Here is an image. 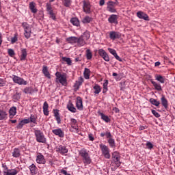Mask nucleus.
Listing matches in <instances>:
<instances>
[{"label": "nucleus", "mask_w": 175, "mask_h": 175, "mask_svg": "<svg viewBox=\"0 0 175 175\" xmlns=\"http://www.w3.org/2000/svg\"><path fill=\"white\" fill-rule=\"evenodd\" d=\"M154 77H155V80H157V81H159L161 84H164V83H165V77H163L161 75H156L154 76Z\"/></svg>", "instance_id": "nucleus-36"}, {"label": "nucleus", "mask_w": 175, "mask_h": 175, "mask_svg": "<svg viewBox=\"0 0 175 175\" xmlns=\"http://www.w3.org/2000/svg\"><path fill=\"white\" fill-rule=\"evenodd\" d=\"M149 102L151 103V105H154V106H156V107H158L159 106V105H161V103L154 98H150L149 100Z\"/></svg>", "instance_id": "nucleus-46"}, {"label": "nucleus", "mask_w": 175, "mask_h": 175, "mask_svg": "<svg viewBox=\"0 0 175 175\" xmlns=\"http://www.w3.org/2000/svg\"><path fill=\"white\" fill-rule=\"evenodd\" d=\"M56 152H59L62 154V155H64V154H68V149L66 148V146L60 145L56 147Z\"/></svg>", "instance_id": "nucleus-19"}, {"label": "nucleus", "mask_w": 175, "mask_h": 175, "mask_svg": "<svg viewBox=\"0 0 175 175\" xmlns=\"http://www.w3.org/2000/svg\"><path fill=\"white\" fill-rule=\"evenodd\" d=\"M77 81H78L79 83H81V84H83V83H84V79L83 78V77H80L78 79Z\"/></svg>", "instance_id": "nucleus-63"}, {"label": "nucleus", "mask_w": 175, "mask_h": 175, "mask_svg": "<svg viewBox=\"0 0 175 175\" xmlns=\"http://www.w3.org/2000/svg\"><path fill=\"white\" fill-rule=\"evenodd\" d=\"M109 38L111 40H116V39H120L121 38V33L111 31L109 32Z\"/></svg>", "instance_id": "nucleus-15"}, {"label": "nucleus", "mask_w": 175, "mask_h": 175, "mask_svg": "<svg viewBox=\"0 0 175 175\" xmlns=\"http://www.w3.org/2000/svg\"><path fill=\"white\" fill-rule=\"evenodd\" d=\"M79 154L82 159V161L84 163L85 166L87 165H90V163L92 162V159H91V157L87 151V149H81V150H79Z\"/></svg>", "instance_id": "nucleus-1"}, {"label": "nucleus", "mask_w": 175, "mask_h": 175, "mask_svg": "<svg viewBox=\"0 0 175 175\" xmlns=\"http://www.w3.org/2000/svg\"><path fill=\"white\" fill-rule=\"evenodd\" d=\"M150 83L152 84L156 91H162V86H161V84L154 81L152 79L150 80Z\"/></svg>", "instance_id": "nucleus-29"}, {"label": "nucleus", "mask_w": 175, "mask_h": 175, "mask_svg": "<svg viewBox=\"0 0 175 175\" xmlns=\"http://www.w3.org/2000/svg\"><path fill=\"white\" fill-rule=\"evenodd\" d=\"M146 147L149 149L151 150L154 148V146L152 145V144H151V142H148L146 144Z\"/></svg>", "instance_id": "nucleus-60"}, {"label": "nucleus", "mask_w": 175, "mask_h": 175, "mask_svg": "<svg viewBox=\"0 0 175 175\" xmlns=\"http://www.w3.org/2000/svg\"><path fill=\"white\" fill-rule=\"evenodd\" d=\"M93 90H94V95H99V94H100V92L102 91V88H100V85L98 84H95L93 86Z\"/></svg>", "instance_id": "nucleus-33"}, {"label": "nucleus", "mask_w": 175, "mask_h": 175, "mask_svg": "<svg viewBox=\"0 0 175 175\" xmlns=\"http://www.w3.org/2000/svg\"><path fill=\"white\" fill-rule=\"evenodd\" d=\"M76 107L78 110H83V98L81 97H77Z\"/></svg>", "instance_id": "nucleus-21"}, {"label": "nucleus", "mask_w": 175, "mask_h": 175, "mask_svg": "<svg viewBox=\"0 0 175 175\" xmlns=\"http://www.w3.org/2000/svg\"><path fill=\"white\" fill-rule=\"evenodd\" d=\"M18 174V170L16 168L8 170L5 175H17Z\"/></svg>", "instance_id": "nucleus-37"}, {"label": "nucleus", "mask_w": 175, "mask_h": 175, "mask_svg": "<svg viewBox=\"0 0 175 175\" xmlns=\"http://www.w3.org/2000/svg\"><path fill=\"white\" fill-rule=\"evenodd\" d=\"M42 73L47 79H51V75H50V72H49L47 66H44L42 67Z\"/></svg>", "instance_id": "nucleus-24"}, {"label": "nucleus", "mask_w": 175, "mask_h": 175, "mask_svg": "<svg viewBox=\"0 0 175 175\" xmlns=\"http://www.w3.org/2000/svg\"><path fill=\"white\" fill-rule=\"evenodd\" d=\"M107 142L109 144V147H111V148H116V140H114L113 138H109L107 139Z\"/></svg>", "instance_id": "nucleus-41"}, {"label": "nucleus", "mask_w": 175, "mask_h": 175, "mask_svg": "<svg viewBox=\"0 0 175 175\" xmlns=\"http://www.w3.org/2000/svg\"><path fill=\"white\" fill-rule=\"evenodd\" d=\"M108 51L113 55V57L117 59L118 61H120V62H122V59L118 56L117 54V51L111 48H108Z\"/></svg>", "instance_id": "nucleus-20"}, {"label": "nucleus", "mask_w": 175, "mask_h": 175, "mask_svg": "<svg viewBox=\"0 0 175 175\" xmlns=\"http://www.w3.org/2000/svg\"><path fill=\"white\" fill-rule=\"evenodd\" d=\"M46 9L48 14H49L50 18H51L52 20H56L55 14H54V10H53L51 3H46Z\"/></svg>", "instance_id": "nucleus-7"}, {"label": "nucleus", "mask_w": 175, "mask_h": 175, "mask_svg": "<svg viewBox=\"0 0 175 175\" xmlns=\"http://www.w3.org/2000/svg\"><path fill=\"white\" fill-rule=\"evenodd\" d=\"M27 55H28V53H27V49H23L21 52V61H25V59H27Z\"/></svg>", "instance_id": "nucleus-32"}, {"label": "nucleus", "mask_w": 175, "mask_h": 175, "mask_svg": "<svg viewBox=\"0 0 175 175\" xmlns=\"http://www.w3.org/2000/svg\"><path fill=\"white\" fill-rule=\"evenodd\" d=\"M115 167H120V166H121V161H120V159H116V160H112Z\"/></svg>", "instance_id": "nucleus-52"}, {"label": "nucleus", "mask_w": 175, "mask_h": 175, "mask_svg": "<svg viewBox=\"0 0 175 175\" xmlns=\"http://www.w3.org/2000/svg\"><path fill=\"white\" fill-rule=\"evenodd\" d=\"M70 21L72 25L80 27V21L77 17L72 18Z\"/></svg>", "instance_id": "nucleus-34"}, {"label": "nucleus", "mask_w": 175, "mask_h": 175, "mask_svg": "<svg viewBox=\"0 0 175 175\" xmlns=\"http://www.w3.org/2000/svg\"><path fill=\"white\" fill-rule=\"evenodd\" d=\"M91 34H90L89 31H85L83 35L81 36V38L83 39L85 42L90 39Z\"/></svg>", "instance_id": "nucleus-42"}, {"label": "nucleus", "mask_w": 175, "mask_h": 175, "mask_svg": "<svg viewBox=\"0 0 175 175\" xmlns=\"http://www.w3.org/2000/svg\"><path fill=\"white\" fill-rule=\"evenodd\" d=\"M42 109H43V113H44V116H49V103H47V101H45L44 103Z\"/></svg>", "instance_id": "nucleus-27"}, {"label": "nucleus", "mask_w": 175, "mask_h": 175, "mask_svg": "<svg viewBox=\"0 0 175 175\" xmlns=\"http://www.w3.org/2000/svg\"><path fill=\"white\" fill-rule=\"evenodd\" d=\"M8 55L10 57H14L16 55V53H14V51L12 49H8Z\"/></svg>", "instance_id": "nucleus-55"}, {"label": "nucleus", "mask_w": 175, "mask_h": 175, "mask_svg": "<svg viewBox=\"0 0 175 175\" xmlns=\"http://www.w3.org/2000/svg\"><path fill=\"white\" fill-rule=\"evenodd\" d=\"M107 85H109V80H105V83H103V88H107Z\"/></svg>", "instance_id": "nucleus-61"}, {"label": "nucleus", "mask_w": 175, "mask_h": 175, "mask_svg": "<svg viewBox=\"0 0 175 175\" xmlns=\"http://www.w3.org/2000/svg\"><path fill=\"white\" fill-rule=\"evenodd\" d=\"M56 77V83H60L62 85H66L68 84V81L66 80V74H62L61 72H56L55 74Z\"/></svg>", "instance_id": "nucleus-4"}, {"label": "nucleus", "mask_w": 175, "mask_h": 175, "mask_svg": "<svg viewBox=\"0 0 175 175\" xmlns=\"http://www.w3.org/2000/svg\"><path fill=\"white\" fill-rule=\"evenodd\" d=\"M66 42L70 44H75V43H77V38L75 36L68 38H66Z\"/></svg>", "instance_id": "nucleus-38"}, {"label": "nucleus", "mask_w": 175, "mask_h": 175, "mask_svg": "<svg viewBox=\"0 0 175 175\" xmlns=\"http://www.w3.org/2000/svg\"><path fill=\"white\" fill-rule=\"evenodd\" d=\"M8 118V114L3 110L0 109V120H6Z\"/></svg>", "instance_id": "nucleus-45"}, {"label": "nucleus", "mask_w": 175, "mask_h": 175, "mask_svg": "<svg viewBox=\"0 0 175 175\" xmlns=\"http://www.w3.org/2000/svg\"><path fill=\"white\" fill-rule=\"evenodd\" d=\"M99 147L101 150L102 155H103L106 159H110V149L109 147L103 144H100Z\"/></svg>", "instance_id": "nucleus-5"}, {"label": "nucleus", "mask_w": 175, "mask_h": 175, "mask_svg": "<svg viewBox=\"0 0 175 175\" xmlns=\"http://www.w3.org/2000/svg\"><path fill=\"white\" fill-rule=\"evenodd\" d=\"M88 137L90 142H94V140H95V138L94 137L92 134H89Z\"/></svg>", "instance_id": "nucleus-62"}, {"label": "nucleus", "mask_w": 175, "mask_h": 175, "mask_svg": "<svg viewBox=\"0 0 175 175\" xmlns=\"http://www.w3.org/2000/svg\"><path fill=\"white\" fill-rule=\"evenodd\" d=\"M2 167H3L4 175H5L8 171L9 170V169L8 168V165H6V164H2Z\"/></svg>", "instance_id": "nucleus-56"}, {"label": "nucleus", "mask_w": 175, "mask_h": 175, "mask_svg": "<svg viewBox=\"0 0 175 175\" xmlns=\"http://www.w3.org/2000/svg\"><path fill=\"white\" fill-rule=\"evenodd\" d=\"M86 58L87 59H91L92 58V52L90 49L86 50Z\"/></svg>", "instance_id": "nucleus-49"}, {"label": "nucleus", "mask_w": 175, "mask_h": 175, "mask_svg": "<svg viewBox=\"0 0 175 175\" xmlns=\"http://www.w3.org/2000/svg\"><path fill=\"white\" fill-rule=\"evenodd\" d=\"M22 28L24 30L23 35L26 39H29L32 33V26L27 22H23L22 23Z\"/></svg>", "instance_id": "nucleus-2"}, {"label": "nucleus", "mask_w": 175, "mask_h": 175, "mask_svg": "<svg viewBox=\"0 0 175 175\" xmlns=\"http://www.w3.org/2000/svg\"><path fill=\"white\" fill-rule=\"evenodd\" d=\"M63 3L66 8H69L72 5V1L70 0H64Z\"/></svg>", "instance_id": "nucleus-50"}, {"label": "nucleus", "mask_w": 175, "mask_h": 175, "mask_svg": "<svg viewBox=\"0 0 175 175\" xmlns=\"http://www.w3.org/2000/svg\"><path fill=\"white\" fill-rule=\"evenodd\" d=\"M6 85V82L3 79H0V87H5Z\"/></svg>", "instance_id": "nucleus-59"}, {"label": "nucleus", "mask_w": 175, "mask_h": 175, "mask_svg": "<svg viewBox=\"0 0 175 175\" xmlns=\"http://www.w3.org/2000/svg\"><path fill=\"white\" fill-rule=\"evenodd\" d=\"M67 109L69 111H71V113H76V111H77V109H76V107H75V105L70 100L67 104Z\"/></svg>", "instance_id": "nucleus-23"}, {"label": "nucleus", "mask_w": 175, "mask_h": 175, "mask_svg": "<svg viewBox=\"0 0 175 175\" xmlns=\"http://www.w3.org/2000/svg\"><path fill=\"white\" fill-rule=\"evenodd\" d=\"M17 111V108H16V107H12L10 108V118H13V117H14V116H16V113Z\"/></svg>", "instance_id": "nucleus-39"}, {"label": "nucleus", "mask_w": 175, "mask_h": 175, "mask_svg": "<svg viewBox=\"0 0 175 175\" xmlns=\"http://www.w3.org/2000/svg\"><path fill=\"white\" fill-rule=\"evenodd\" d=\"M83 12L86 13V14H91L92 12L91 11V4L90 3V2L83 1Z\"/></svg>", "instance_id": "nucleus-11"}, {"label": "nucleus", "mask_w": 175, "mask_h": 175, "mask_svg": "<svg viewBox=\"0 0 175 175\" xmlns=\"http://www.w3.org/2000/svg\"><path fill=\"white\" fill-rule=\"evenodd\" d=\"M152 114H153V116H154V117H156L157 118H159V117H161L159 113L154 109L152 110Z\"/></svg>", "instance_id": "nucleus-58"}, {"label": "nucleus", "mask_w": 175, "mask_h": 175, "mask_svg": "<svg viewBox=\"0 0 175 175\" xmlns=\"http://www.w3.org/2000/svg\"><path fill=\"white\" fill-rule=\"evenodd\" d=\"M116 159H121V156L117 151H115L112 153V161H116Z\"/></svg>", "instance_id": "nucleus-43"}, {"label": "nucleus", "mask_w": 175, "mask_h": 175, "mask_svg": "<svg viewBox=\"0 0 175 175\" xmlns=\"http://www.w3.org/2000/svg\"><path fill=\"white\" fill-rule=\"evenodd\" d=\"M29 169L30 170V174L31 175H36L38 174V167L35 164H31L29 166Z\"/></svg>", "instance_id": "nucleus-22"}, {"label": "nucleus", "mask_w": 175, "mask_h": 175, "mask_svg": "<svg viewBox=\"0 0 175 175\" xmlns=\"http://www.w3.org/2000/svg\"><path fill=\"white\" fill-rule=\"evenodd\" d=\"M37 163L44 165L46 163V159H44V156L41 153H39L38 156L36 157V159Z\"/></svg>", "instance_id": "nucleus-18"}, {"label": "nucleus", "mask_w": 175, "mask_h": 175, "mask_svg": "<svg viewBox=\"0 0 175 175\" xmlns=\"http://www.w3.org/2000/svg\"><path fill=\"white\" fill-rule=\"evenodd\" d=\"M70 125L75 130L74 132L75 133H79V125H77V120L76 119L71 118Z\"/></svg>", "instance_id": "nucleus-13"}, {"label": "nucleus", "mask_w": 175, "mask_h": 175, "mask_svg": "<svg viewBox=\"0 0 175 175\" xmlns=\"http://www.w3.org/2000/svg\"><path fill=\"white\" fill-rule=\"evenodd\" d=\"M137 16L138 17V18H141V20H145L146 21H149V17L148 15H147V14L144 13L142 11H138L137 12Z\"/></svg>", "instance_id": "nucleus-16"}, {"label": "nucleus", "mask_w": 175, "mask_h": 175, "mask_svg": "<svg viewBox=\"0 0 175 175\" xmlns=\"http://www.w3.org/2000/svg\"><path fill=\"white\" fill-rule=\"evenodd\" d=\"M53 116L57 124H61V115H59V110L57 109H53Z\"/></svg>", "instance_id": "nucleus-17"}, {"label": "nucleus", "mask_w": 175, "mask_h": 175, "mask_svg": "<svg viewBox=\"0 0 175 175\" xmlns=\"http://www.w3.org/2000/svg\"><path fill=\"white\" fill-rule=\"evenodd\" d=\"M25 124H29V119H24L21 120L17 125L16 128L18 129H23V127L24 125H25Z\"/></svg>", "instance_id": "nucleus-25"}, {"label": "nucleus", "mask_w": 175, "mask_h": 175, "mask_svg": "<svg viewBox=\"0 0 175 175\" xmlns=\"http://www.w3.org/2000/svg\"><path fill=\"white\" fill-rule=\"evenodd\" d=\"M23 92L29 95H33L35 92H38V88L32 87H26L23 90Z\"/></svg>", "instance_id": "nucleus-10"}, {"label": "nucleus", "mask_w": 175, "mask_h": 175, "mask_svg": "<svg viewBox=\"0 0 175 175\" xmlns=\"http://www.w3.org/2000/svg\"><path fill=\"white\" fill-rule=\"evenodd\" d=\"M62 174H64V175H71L70 174H68V172L65 170H63L61 171Z\"/></svg>", "instance_id": "nucleus-64"}, {"label": "nucleus", "mask_w": 175, "mask_h": 175, "mask_svg": "<svg viewBox=\"0 0 175 175\" xmlns=\"http://www.w3.org/2000/svg\"><path fill=\"white\" fill-rule=\"evenodd\" d=\"M36 118H38L36 116L31 114L28 120H29V122H33V124H38V122H36Z\"/></svg>", "instance_id": "nucleus-47"}, {"label": "nucleus", "mask_w": 175, "mask_h": 175, "mask_svg": "<svg viewBox=\"0 0 175 175\" xmlns=\"http://www.w3.org/2000/svg\"><path fill=\"white\" fill-rule=\"evenodd\" d=\"M161 102L162 106H163V107H165V109H167V107L169 106V103L165 95H161Z\"/></svg>", "instance_id": "nucleus-26"}, {"label": "nucleus", "mask_w": 175, "mask_h": 175, "mask_svg": "<svg viewBox=\"0 0 175 175\" xmlns=\"http://www.w3.org/2000/svg\"><path fill=\"white\" fill-rule=\"evenodd\" d=\"M21 98V92H16L14 96H13V99H15L16 100H19V99Z\"/></svg>", "instance_id": "nucleus-51"}, {"label": "nucleus", "mask_w": 175, "mask_h": 175, "mask_svg": "<svg viewBox=\"0 0 175 175\" xmlns=\"http://www.w3.org/2000/svg\"><path fill=\"white\" fill-rule=\"evenodd\" d=\"M107 10L110 12V13H117V10L116 9V3L113 1H108L107 3Z\"/></svg>", "instance_id": "nucleus-8"}, {"label": "nucleus", "mask_w": 175, "mask_h": 175, "mask_svg": "<svg viewBox=\"0 0 175 175\" xmlns=\"http://www.w3.org/2000/svg\"><path fill=\"white\" fill-rule=\"evenodd\" d=\"M81 83L79 82L78 81H76L75 85H74V88L76 90V91H77V90H79V88H80V85H81Z\"/></svg>", "instance_id": "nucleus-54"}, {"label": "nucleus", "mask_w": 175, "mask_h": 175, "mask_svg": "<svg viewBox=\"0 0 175 175\" xmlns=\"http://www.w3.org/2000/svg\"><path fill=\"white\" fill-rule=\"evenodd\" d=\"M62 59L64 62H66L67 65H69V66L72 65V59H70V58L66 57H62Z\"/></svg>", "instance_id": "nucleus-48"}, {"label": "nucleus", "mask_w": 175, "mask_h": 175, "mask_svg": "<svg viewBox=\"0 0 175 175\" xmlns=\"http://www.w3.org/2000/svg\"><path fill=\"white\" fill-rule=\"evenodd\" d=\"M12 80L14 83L18 84L19 85H27V84H28L27 81L17 75H12Z\"/></svg>", "instance_id": "nucleus-6"}, {"label": "nucleus", "mask_w": 175, "mask_h": 175, "mask_svg": "<svg viewBox=\"0 0 175 175\" xmlns=\"http://www.w3.org/2000/svg\"><path fill=\"white\" fill-rule=\"evenodd\" d=\"M98 55L100 57H101L102 59H104V61H106V62H109L110 61V57H109V54L105 51L103 49L98 50Z\"/></svg>", "instance_id": "nucleus-9"}, {"label": "nucleus", "mask_w": 175, "mask_h": 175, "mask_svg": "<svg viewBox=\"0 0 175 175\" xmlns=\"http://www.w3.org/2000/svg\"><path fill=\"white\" fill-rule=\"evenodd\" d=\"M77 43L78 47H83V46H85V44H87L86 41L81 36L79 38H77Z\"/></svg>", "instance_id": "nucleus-28"}, {"label": "nucleus", "mask_w": 175, "mask_h": 175, "mask_svg": "<svg viewBox=\"0 0 175 175\" xmlns=\"http://www.w3.org/2000/svg\"><path fill=\"white\" fill-rule=\"evenodd\" d=\"M92 21V18L90 16H86L82 19V23L83 24H90Z\"/></svg>", "instance_id": "nucleus-44"}, {"label": "nucleus", "mask_w": 175, "mask_h": 175, "mask_svg": "<svg viewBox=\"0 0 175 175\" xmlns=\"http://www.w3.org/2000/svg\"><path fill=\"white\" fill-rule=\"evenodd\" d=\"M90 75H91V70H90V69L85 68L84 70V72H83L84 78L86 80H88L90 79Z\"/></svg>", "instance_id": "nucleus-40"}, {"label": "nucleus", "mask_w": 175, "mask_h": 175, "mask_svg": "<svg viewBox=\"0 0 175 175\" xmlns=\"http://www.w3.org/2000/svg\"><path fill=\"white\" fill-rule=\"evenodd\" d=\"M105 136L107 140H109V139H113V135H111V133H110V131H107L105 133Z\"/></svg>", "instance_id": "nucleus-57"}, {"label": "nucleus", "mask_w": 175, "mask_h": 175, "mask_svg": "<svg viewBox=\"0 0 175 175\" xmlns=\"http://www.w3.org/2000/svg\"><path fill=\"white\" fill-rule=\"evenodd\" d=\"M12 157L14 158H20L21 153L20 152V150L17 148H14L12 152Z\"/></svg>", "instance_id": "nucleus-31"}, {"label": "nucleus", "mask_w": 175, "mask_h": 175, "mask_svg": "<svg viewBox=\"0 0 175 175\" xmlns=\"http://www.w3.org/2000/svg\"><path fill=\"white\" fill-rule=\"evenodd\" d=\"M52 133L53 135L58 136V137H60L61 139L65 137V133L61 128L52 130Z\"/></svg>", "instance_id": "nucleus-12"}, {"label": "nucleus", "mask_w": 175, "mask_h": 175, "mask_svg": "<svg viewBox=\"0 0 175 175\" xmlns=\"http://www.w3.org/2000/svg\"><path fill=\"white\" fill-rule=\"evenodd\" d=\"M34 135L36 136V140L38 143H43L46 144L47 143V139L44 136V133L40 130H35Z\"/></svg>", "instance_id": "nucleus-3"}, {"label": "nucleus", "mask_w": 175, "mask_h": 175, "mask_svg": "<svg viewBox=\"0 0 175 175\" xmlns=\"http://www.w3.org/2000/svg\"><path fill=\"white\" fill-rule=\"evenodd\" d=\"M18 40V38L17 37V34H14V36L11 38V43L12 44H14Z\"/></svg>", "instance_id": "nucleus-53"}, {"label": "nucleus", "mask_w": 175, "mask_h": 175, "mask_svg": "<svg viewBox=\"0 0 175 175\" xmlns=\"http://www.w3.org/2000/svg\"><path fill=\"white\" fill-rule=\"evenodd\" d=\"M108 22L110 24H118V15L116 14H111L110 16L108 18Z\"/></svg>", "instance_id": "nucleus-14"}, {"label": "nucleus", "mask_w": 175, "mask_h": 175, "mask_svg": "<svg viewBox=\"0 0 175 175\" xmlns=\"http://www.w3.org/2000/svg\"><path fill=\"white\" fill-rule=\"evenodd\" d=\"M98 114L100 116L101 120L105 121V122H110L111 120H110V118H109V116L105 115L103 113L100 111L98 112Z\"/></svg>", "instance_id": "nucleus-35"}, {"label": "nucleus", "mask_w": 175, "mask_h": 175, "mask_svg": "<svg viewBox=\"0 0 175 175\" xmlns=\"http://www.w3.org/2000/svg\"><path fill=\"white\" fill-rule=\"evenodd\" d=\"M29 8L31 12V13H38V9H36V3L32 1L29 3Z\"/></svg>", "instance_id": "nucleus-30"}]
</instances>
